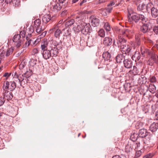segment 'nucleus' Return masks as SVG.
I'll list each match as a JSON object with an SVG mask.
<instances>
[{
	"label": "nucleus",
	"instance_id": "obj_23",
	"mask_svg": "<svg viewBox=\"0 0 158 158\" xmlns=\"http://www.w3.org/2000/svg\"><path fill=\"white\" fill-rule=\"evenodd\" d=\"M139 137L138 134L136 133L132 132L131 135L130 139L133 141H135Z\"/></svg>",
	"mask_w": 158,
	"mask_h": 158
},
{
	"label": "nucleus",
	"instance_id": "obj_30",
	"mask_svg": "<svg viewBox=\"0 0 158 158\" xmlns=\"http://www.w3.org/2000/svg\"><path fill=\"white\" fill-rule=\"evenodd\" d=\"M14 50V48L13 47H11L9 48L6 52V56H9L10 54H12Z\"/></svg>",
	"mask_w": 158,
	"mask_h": 158
},
{
	"label": "nucleus",
	"instance_id": "obj_45",
	"mask_svg": "<svg viewBox=\"0 0 158 158\" xmlns=\"http://www.w3.org/2000/svg\"><path fill=\"white\" fill-rule=\"evenodd\" d=\"M25 33L26 32L25 31H23L20 32V34H19V35H20L21 37V36H22V39L23 37H25Z\"/></svg>",
	"mask_w": 158,
	"mask_h": 158
},
{
	"label": "nucleus",
	"instance_id": "obj_7",
	"mask_svg": "<svg viewBox=\"0 0 158 158\" xmlns=\"http://www.w3.org/2000/svg\"><path fill=\"white\" fill-rule=\"evenodd\" d=\"M12 40L15 43V45L17 48H19L21 46L22 39L18 34L15 35L13 38Z\"/></svg>",
	"mask_w": 158,
	"mask_h": 158
},
{
	"label": "nucleus",
	"instance_id": "obj_19",
	"mask_svg": "<svg viewBox=\"0 0 158 158\" xmlns=\"http://www.w3.org/2000/svg\"><path fill=\"white\" fill-rule=\"evenodd\" d=\"M116 60L117 63H120L124 60L125 56L123 54H118L115 58Z\"/></svg>",
	"mask_w": 158,
	"mask_h": 158
},
{
	"label": "nucleus",
	"instance_id": "obj_41",
	"mask_svg": "<svg viewBox=\"0 0 158 158\" xmlns=\"http://www.w3.org/2000/svg\"><path fill=\"white\" fill-rule=\"evenodd\" d=\"M142 152L140 150L138 151H136L135 157L137 158L139 157L142 154Z\"/></svg>",
	"mask_w": 158,
	"mask_h": 158
},
{
	"label": "nucleus",
	"instance_id": "obj_16",
	"mask_svg": "<svg viewBox=\"0 0 158 158\" xmlns=\"http://www.w3.org/2000/svg\"><path fill=\"white\" fill-rule=\"evenodd\" d=\"M49 31H50V33H52L53 32L55 31L54 35L57 38H59L60 35L62 33L61 31L59 28L56 29V27H54L52 28Z\"/></svg>",
	"mask_w": 158,
	"mask_h": 158
},
{
	"label": "nucleus",
	"instance_id": "obj_44",
	"mask_svg": "<svg viewBox=\"0 0 158 158\" xmlns=\"http://www.w3.org/2000/svg\"><path fill=\"white\" fill-rule=\"evenodd\" d=\"M5 99L2 97H0V106H2L5 102Z\"/></svg>",
	"mask_w": 158,
	"mask_h": 158
},
{
	"label": "nucleus",
	"instance_id": "obj_37",
	"mask_svg": "<svg viewBox=\"0 0 158 158\" xmlns=\"http://www.w3.org/2000/svg\"><path fill=\"white\" fill-rule=\"evenodd\" d=\"M143 125L142 123L137 122L135 125V127L136 129H139L142 127Z\"/></svg>",
	"mask_w": 158,
	"mask_h": 158
},
{
	"label": "nucleus",
	"instance_id": "obj_42",
	"mask_svg": "<svg viewBox=\"0 0 158 158\" xmlns=\"http://www.w3.org/2000/svg\"><path fill=\"white\" fill-rule=\"evenodd\" d=\"M20 3L19 0H13L12 3L16 6H18Z\"/></svg>",
	"mask_w": 158,
	"mask_h": 158
},
{
	"label": "nucleus",
	"instance_id": "obj_57",
	"mask_svg": "<svg viewBox=\"0 0 158 158\" xmlns=\"http://www.w3.org/2000/svg\"><path fill=\"white\" fill-rule=\"evenodd\" d=\"M86 2V0H83L79 4V5L80 6H81L82 4Z\"/></svg>",
	"mask_w": 158,
	"mask_h": 158
},
{
	"label": "nucleus",
	"instance_id": "obj_2",
	"mask_svg": "<svg viewBox=\"0 0 158 158\" xmlns=\"http://www.w3.org/2000/svg\"><path fill=\"white\" fill-rule=\"evenodd\" d=\"M58 54L57 50L55 48H52L51 50H44L42 52L43 58L45 60H48L51 57L56 56Z\"/></svg>",
	"mask_w": 158,
	"mask_h": 158
},
{
	"label": "nucleus",
	"instance_id": "obj_27",
	"mask_svg": "<svg viewBox=\"0 0 158 158\" xmlns=\"http://www.w3.org/2000/svg\"><path fill=\"white\" fill-rule=\"evenodd\" d=\"M66 21V22L65 23V27H66L71 26L74 24L75 22L74 20L73 19H69L68 21Z\"/></svg>",
	"mask_w": 158,
	"mask_h": 158
},
{
	"label": "nucleus",
	"instance_id": "obj_22",
	"mask_svg": "<svg viewBox=\"0 0 158 158\" xmlns=\"http://www.w3.org/2000/svg\"><path fill=\"white\" fill-rule=\"evenodd\" d=\"M151 14L153 18H156L158 15V10L154 7H153L151 9Z\"/></svg>",
	"mask_w": 158,
	"mask_h": 158
},
{
	"label": "nucleus",
	"instance_id": "obj_26",
	"mask_svg": "<svg viewBox=\"0 0 158 158\" xmlns=\"http://www.w3.org/2000/svg\"><path fill=\"white\" fill-rule=\"evenodd\" d=\"M48 45L47 40L42 42L41 44V49L43 51L44 50H47V46Z\"/></svg>",
	"mask_w": 158,
	"mask_h": 158
},
{
	"label": "nucleus",
	"instance_id": "obj_39",
	"mask_svg": "<svg viewBox=\"0 0 158 158\" xmlns=\"http://www.w3.org/2000/svg\"><path fill=\"white\" fill-rule=\"evenodd\" d=\"M56 48H55L57 50V52H58V50H60L62 48L61 43L59 42L57 43V45H56Z\"/></svg>",
	"mask_w": 158,
	"mask_h": 158
},
{
	"label": "nucleus",
	"instance_id": "obj_3",
	"mask_svg": "<svg viewBox=\"0 0 158 158\" xmlns=\"http://www.w3.org/2000/svg\"><path fill=\"white\" fill-rule=\"evenodd\" d=\"M127 40L124 38H118L116 43H115L114 40L113 41V45L118 48L120 47L121 51L123 52L126 49L128 45H127L126 44Z\"/></svg>",
	"mask_w": 158,
	"mask_h": 158
},
{
	"label": "nucleus",
	"instance_id": "obj_33",
	"mask_svg": "<svg viewBox=\"0 0 158 158\" xmlns=\"http://www.w3.org/2000/svg\"><path fill=\"white\" fill-rule=\"evenodd\" d=\"M24 77L26 78H27L30 77L32 74L31 71H27L25 73L23 74Z\"/></svg>",
	"mask_w": 158,
	"mask_h": 158
},
{
	"label": "nucleus",
	"instance_id": "obj_25",
	"mask_svg": "<svg viewBox=\"0 0 158 158\" xmlns=\"http://www.w3.org/2000/svg\"><path fill=\"white\" fill-rule=\"evenodd\" d=\"M133 149V145L131 144H127L126 146L125 152L127 153L130 152L132 151Z\"/></svg>",
	"mask_w": 158,
	"mask_h": 158
},
{
	"label": "nucleus",
	"instance_id": "obj_32",
	"mask_svg": "<svg viewBox=\"0 0 158 158\" xmlns=\"http://www.w3.org/2000/svg\"><path fill=\"white\" fill-rule=\"evenodd\" d=\"M132 72L133 74L134 75H136L138 73L139 70L137 69V67L135 66H133V69L132 70H131L129 71V72Z\"/></svg>",
	"mask_w": 158,
	"mask_h": 158
},
{
	"label": "nucleus",
	"instance_id": "obj_54",
	"mask_svg": "<svg viewBox=\"0 0 158 158\" xmlns=\"http://www.w3.org/2000/svg\"><path fill=\"white\" fill-rule=\"evenodd\" d=\"M46 31L43 32L41 34L40 36L42 37H44L45 36L46 34Z\"/></svg>",
	"mask_w": 158,
	"mask_h": 158
},
{
	"label": "nucleus",
	"instance_id": "obj_36",
	"mask_svg": "<svg viewBox=\"0 0 158 158\" xmlns=\"http://www.w3.org/2000/svg\"><path fill=\"white\" fill-rule=\"evenodd\" d=\"M35 27L34 26H31L30 27L29 29L30 33L28 34V36H31V33H32L35 30Z\"/></svg>",
	"mask_w": 158,
	"mask_h": 158
},
{
	"label": "nucleus",
	"instance_id": "obj_20",
	"mask_svg": "<svg viewBox=\"0 0 158 158\" xmlns=\"http://www.w3.org/2000/svg\"><path fill=\"white\" fill-rule=\"evenodd\" d=\"M158 128V123H153L150 127V129L152 132H155Z\"/></svg>",
	"mask_w": 158,
	"mask_h": 158
},
{
	"label": "nucleus",
	"instance_id": "obj_50",
	"mask_svg": "<svg viewBox=\"0 0 158 158\" xmlns=\"http://www.w3.org/2000/svg\"><path fill=\"white\" fill-rule=\"evenodd\" d=\"M38 52V50L37 48H34L32 51V54L33 55H35Z\"/></svg>",
	"mask_w": 158,
	"mask_h": 158
},
{
	"label": "nucleus",
	"instance_id": "obj_8",
	"mask_svg": "<svg viewBox=\"0 0 158 158\" xmlns=\"http://www.w3.org/2000/svg\"><path fill=\"white\" fill-rule=\"evenodd\" d=\"M91 25L94 27H97L99 24V20L96 17L92 15L90 18Z\"/></svg>",
	"mask_w": 158,
	"mask_h": 158
},
{
	"label": "nucleus",
	"instance_id": "obj_31",
	"mask_svg": "<svg viewBox=\"0 0 158 158\" xmlns=\"http://www.w3.org/2000/svg\"><path fill=\"white\" fill-rule=\"evenodd\" d=\"M98 35L101 37H104L105 36V32L104 29H102L98 31Z\"/></svg>",
	"mask_w": 158,
	"mask_h": 158
},
{
	"label": "nucleus",
	"instance_id": "obj_11",
	"mask_svg": "<svg viewBox=\"0 0 158 158\" xmlns=\"http://www.w3.org/2000/svg\"><path fill=\"white\" fill-rule=\"evenodd\" d=\"M52 8L51 9L52 11L55 13H56L60 11L62 8V5L61 3L58 2L55 3L54 4L52 5Z\"/></svg>",
	"mask_w": 158,
	"mask_h": 158
},
{
	"label": "nucleus",
	"instance_id": "obj_40",
	"mask_svg": "<svg viewBox=\"0 0 158 158\" xmlns=\"http://www.w3.org/2000/svg\"><path fill=\"white\" fill-rule=\"evenodd\" d=\"M154 155V154L149 153L144 156L143 158H152Z\"/></svg>",
	"mask_w": 158,
	"mask_h": 158
},
{
	"label": "nucleus",
	"instance_id": "obj_15",
	"mask_svg": "<svg viewBox=\"0 0 158 158\" xmlns=\"http://www.w3.org/2000/svg\"><path fill=\"white\" fill-rule=\"evenodd\" d=\"M29 36H27L26 38L27 41L23 46V48H27L30 45H31L32 46H34V44L35 43H34L33 39L31 40L29 38Z\"/></svg>",
	"mask_w": 158,
	"mask_h": 158
},
{
	"label": "nucleus",
	"instance_id": "obj_63",
	"mask_svg": "<svg viewBox=\"0 0 158 158\" xmlns=\"http://www.w3.org/2000/svg\"><path fill=\"white\" fill-rule=\"evenodd\" d=\"M35 39H33L34 40V43H35V44H34V46H35L38 43L37 42L36 40H35Z\"/></svg>",
	"mask_w": 158,
	"mask_h": 158
},
{
	"label": "nucleus",
	"instance_id": "obj_18",
	"mask_svg": "<svg viewBox=\"0 0 158 158\" xmlns=\"http://www.w3.org/2000/svg\"><path fill=\"white\" fill-rule=\"evenodd\" d=\"M103 43L105 46H109L112 44V39L109 37H106L104 39Z\"/></svg>",
	"mask_w": 158,
	"mask_h": 158
},
{
	"label": "nucleus",
	"instance_id": "obj_9",
	"mask_svg": "<svg viewBox=\"0 0 158 158\" xmlns=\"http://www.w3.org/2000/svg\"><path fill=\"white\" fill-rule=\"evenodd\" d=\"M14 78H17L20 86H22L24 78H25L24 74H20L19 75L16 72H15L14 74Z\"/></svg>",
	"mask_w": 158,
	"mask_h": 158
},
{
	"label": "nucleus",
	"instance_id": "obj_6",
	"mask_svg": "<svg viewBox=\"0 0 158 158\" xmlns=\"http://www.w3.org/2000/svg\"><path fill=\"white\" fill-rule=\"evenodd\" d=\"M134 31L133 29H125L124 30L119 29V34L122 35V37L120 36V38H124L126 37L129 39L134 33Z\"/></svg>",
	"mask_w": 158,
	"mask_h": 158
},
{
	"label": "nucleus",
	"instance_id": "obj_47",
	"mask_svg": "<svg viewBox=\"0 0 158 158\" xmlns=\"http://www.w3.org/2000/svg\"><path fill=\"white\" fill-rule=\"evenodd\" d=\"M140 51H141V54L143 56H145V55H144L145 53H147L148 52L146 50H145L144 51H143L142 47L141 48Z\"/></svg>",
	"mask_w": 158,
	"mask_h": 158
},
{
	"label": "nucleus",
	"instance_id": "obj_21",
	"mask_svg": "<svg viewBox=\"0 0 158 158\" xmlns=\"http://www.w3.org/2000/svg\"><path fill=\"white\" fill-rule=\"evenodd\" d=\"M51 20V15L47 14L44 15L42 18V20L44 23H47Z\"/></svg>",
	"mask_w": 158,
	"mask_h": 158
},
{
	"label": "nucleus",
	"instance_id": "obj_60",
	"mask_svg": "<svg viewBox=\"0 0 158 158\" xmlns=\"http://www.w3.org/2000/svg\"><path fill=\"white\" fill-rule=\"evenodd\" d=\"M63 22V19H61V20H60L58 23L57 24V25H59L61 23H62L63 22ZM58 27H59L58 26Z\"/></svg>",
	"mask_w": 158,
	"mask_h": 158
},
{
	"label": "nucleus",
	"instance_id": "obj_28",
	"mask_svg": "<svg viewBox=\"0 0 158 158\" xmlns=\"http://www.w3.org/2000/svg\"><path fill=\"white\" fill-rule=\"evenodd\" d=\"M10 82L8 81H4L3 86V89L4 91L5 90L9 89Z\"/></svg>",
	"mask_w": 158,
	"mask_h": 158
},
{
	"label": "nucleus",
	"instance_id": "obj_59",
	"mask_svg": "<svg viewBox=\"0 0 158 158\" xmlns=\"http://www.w3.org/2000/svg\"><path fill=\"white\" fill-rule=\"evenodd\" d=\"M107 0H99V3H101L106 2Z\"/></svg>",
	"mask_w": 158,
	"mask_h": 158
},
{
	"label": "nucleus",
	"instance_id": "obj_62",
	"mask_svg": "<svg viewBox=\"0 0 158 158\" xmlns=\"http://www.w3.org/2000/svg\"><path fill=\"white\" fill-rule=\"evenodd\" d=\"M66 0H58V1L60 3L62 4Z\"/></svg>",
	"mask_w": 158,
	"mask_h": 158
},
{
	"label": "nucleus",
	"instance_id": "obj_46",
	"mask_svg": "<svg viewBox=\"0 0 158 158\" xmlns=\"http://www.w3.org/2000/svg\"><path fill=\"white\" fill-rule=\"evenodd\" d=\"M153 31L157 35L158 34V26H155L153 28Z\"/></svg>",
	"mask_w": 158,
	"mask_h": 158
},
{
	"label": "nucleus",
	"instance_id": "obj_29",
	"mask_svg": "<svg viewBox=\"0 0 158 158\" xmlns=\"http://www.w3.org/2000/svg\"><path fill=\"white\" fill-rule=\"evenodd\" d=\"M10 85L9 86V89L11 91H12L15 89L16 87V85L14 81H11L10 82Z\"/></svg>",
	"mask_w": 158,
	"mask_h": 158
},
{
	"label": "nucleus",
	"instance_id": "obj_1",
	"mask_svg": "<svg viewBox=\"0 0 158 158\" xmlns=\"http://www.w3.org/2000/svg\"><path fill=\"white\" fill-rule=\"evenodd\" d=\"M130 14H128V21L129 22H132L134 21L135 23L139 22H141L143 23L147 22V19L146 18L144 15L142 14H139L137 13H134L131 16V19L130 18V16H131Z\"/></svg>",
	"mask_w": 158,
	"mask_h": 158
},
{
	"label": "nucleus",
	"instance_id": "obj_35",
	"mask_svg": "<svg viewBox=\"0 0 158 158\" xmlns=\"http://www.w3.org/2000/svg\"><path fill=\"white\" fill-rule=\"evenodd\" d=\"M41 23V21L40 19H37L34 22V26L35 27H40Z\"/></svg>",
	"mask_w": 158,
	"mask_h": 158
},
{
	"label": "nucleus",
	"instance_id": "obj_49",
	"mask_svg": "<svg viewBox=\"0 0 158 158\" xmlns=\"http://www.w3.org/2000/svg\"><path fill=\"white\" fill-rule=\"evenodd\" d=\"M156 81V78L155 76H153L150 79V81L152 83H154Z\"/></svg>",
	"mask_w": 158,
	"mask_h": 158
},
{
	"label": "nucleus",
	"instance_id": "obj_4",
	"mask_svg": "<svg viewBox=\"0 0 158 158\" xmlns=\"http://www.w3.org/2000/svg\"><path fill=\"white\" fill-rule=\"evenodd\" d=\"M148 133L147 130L145 129H141L139 131L138 134L139 137L145 138L143 139L144 143L146 144L148 143V142H149L150 140V136L148 135Z\"/></svg>",
	"mask_w": 158,
	"mask_h": 158
},
{
	"label": "nucleus",
	"instance_id": "obj_61",
	"mask_svg": "<svg viewBox=\"0 0 158 158\" xmlns=\"http://www.w3.org/2000/svg\"><path fill=\"white\" fill-rule=\"evenodd\" d=\"M137 9L138 10H142L143 9V7H140V6L139 5L138 6Z\"/></svg>",
	"mask_w": 158,
	"mask_h": 158
},
{
	"label": "nucleus",
	"instance_id": "obj_48",
	"mask_svg": "<svg viewBox=\"0 0 158 158\" xmlns=\"http://www.w3.org/2000/svg\"><path fill=\"white\" fill-rule=\"evenodd\" d=\"M141 44V41L139 39H137L136 40L135 42V45H137V46H139Z\"/></svg>",
	"mask_w": 158,
	"mask_h": 158
},
{
	"label": "nucleus",
	"instance_id": "obj_14",
	"mask_svg": "<svg viewBox=\"0 0 158 158\" xmlns=\"http://www.w3.org/2000/svg\"><path fill=\"white\" fill-rule=\"evenodd\" d=\"M124 66L126 68L130 69L133 66V62L129 59H124L123 61Z\"/></svg>",
	"mask_w": 158,
	"mask_h": 158
},
{
	"label": "nucleus",
	"instance_id": "obj_13",
	"mask_svg": "<svg viewBox=\"0 0 158 158\" xmlns=\"http://www.w3.org/2000/svg\"><path fill=\"white\" fill-rule=\"evenodd\" d=\"M144 23L143 25L141 27V31L143 33H146L149 30V26L150 25V23L149 22H148L147 23Z\"/></svg>",
	"mask_w": 158,
	"mask_h": 158
},
{
	"label": "nucleus",
	"instance_id": "obj_12",
	"mask_svg": "<svg viewBox=\"0 0 158 158\" xmlns=\"http://www.w3.org/2000/svg\"><path fill=\"white\" fill-rule=\"evenodd\" d=\"M3 98L5 99V101L6 100L7 101L11 100L13 97L12 93L7 90L3 91Z\"/></svg>",
	"mask_w": 158,
	"mask_h": 158
},
{
	"label": "nucleus",
	"instance_id": "obj_5",
	"mask_svg": "<svg viewBox=\"0 0 158 158\" xmlns=\"http://www.w3.org/2000/svg\"><path fill=\"white\" fill-rule=\"evenodd\" d=\"M77 29L79 31H81L82 33L85 35H86L91 31V27L89 25L86 23H84L83 25H78Z\"/></svg>",
	"mask_w": 158,
	"mask_h": 158
},
{
	"label": "nucleus",
	"instance_id": "obj_58",
	"mask_svg": "<svg viewBox=\"0 0 158 158\" xmlns=\"http://www.w3.org/2000/svg\"><path fill=\"white\" fill-rule=\"evenodd\" d=\"M112 158H121V157L119 155H116L113 156Z\"/></svg>",
	"mask_w": 158,
	"mask_h": 158
},
{
	"label": "nucleus",
	"instance_id": "obj_56",
	"mask_svg": "<svg viewBox=\"0 0 158 158\" xmlns=\"http://www.w3.org/2000/svg\"><path fill=\"white\" fill-rule=\"evenodd\" d=\"M9 75V73H5L3 75V77H7L6 79H7V78L8 77V76Z\"/></svg>",
	"mask_w": 158,
	"mask_h": 158
},
{
	"label": "nucleus",
	"instance_id": "obj_17",
	"mask_svg": "<svg viewBox=\"0 0 158 158\" xmlns=\"http://www.w3.org/2000/svg\"><path fill=\"white\" fill-rule=\"evenodd\" d=\"M102 57L104 60L105 62L107 63L110 61L111 55L108 51L104 52L102 54Z\"/></svg>",
	"mask_w": 158,
	"mask_h": 158
},
{
	"label": "nucleus",
	"instance_id": "obj_38",
	"mask_svg": "<svg viewBox=\"0 0 158 158\" xmlns=\"http://www.w3.org/2000/svg\"><path fill=\"white\" fill-rule=\"evenodd\" d=\"M104 27L107 31H110V27L108 23L106 22L104 24Z\"/></svg>",
	"mask_w": 158,
	"mask_h": 158
},
{
	"label": "nucleus",
	"instance_id": "obj_64",
	"mask_svg": "<svg viewBox=\"0 0 158 158\" xmlns=\"http://www.w3.org/2000/svg\"><path fill=\"white\" fill-rule=\"evenodd\" d=\"M79 0H72V3H75L77 2Z\"/></svg>",
	"mask_w": 158,
	"mask_h": 158
},
{
	"label": "nucleus",
	"instance_id": "obj_43",
	"mask_svg": "<svg viewBox=\"0 0 158 158\" xmlns=\"http://www.w3.org/2000/svg\"><path fill=\"white\" fill-rule=\"evenodd\" d=\"M35 30L36 32L38 33H40V32L42 31V29L40 28V27H35Z\"/></svg>",
	"mask_w": 158,
	"mask_h": 158
},
{
	"label": "nucleus",
	"instance_id": "obj_55",
	"mask_svg": "<svg viewBox=\"0 0 158 158\" xmlns=\"http://www.w3.org/2000/svg\"><path fill=\"white\" fill-rule=\"evenodd\" d=\"M106 10L108 12L110 13L112 10V8L111 7H108V8H106Z\"/></svg>",
	"mask_w": 158,
	"mask_h": 158
},
{
	"label": "nucleus",
	"instance_id": "obj_53",
	"mask_svg": "<svg viewBox=\"0 0 158 158\" xmlns=\"http://www.w3.org/2000/svg\"><path fill=\"white\" fill-rule=\"evenodd\" d=\"M115 4V2L113 1H111L110 3L108 5V6H112Z\"/></svg>",
	"mask_w": 158,
	"mask_h": 158
},
{
	"label": "nucleus",
	"instance_id": "obj_51",
	"mask_svg": "<svg viewBox=\"0 0 158 158\" xmlns=\"http://www.w3.org/2000/svg\"><path fill=\"white\" fill-rule=\"evenodd\" d=\"M24 63H21L19 65V69H23L24 67Z\"/></svg>",
	"mask_w": 158,
	"mask_h": 158
},
{
	"label": "nucleus",
	"instance_id": "obj_34",
	"mask_svg": "<svg viewBox=\"0 0 158 158\" xmlns=\"http://www.w3.org/2000/svg\"><path fill=\"white\" fill-rule=\"evenodd\" d=\"M131 50V47L128 45L126 49L123 52V53H125L127 55H129Z\"/></svg>",
	"mask_w": 158,
	"mask_h": 158
},
{
	"label": "nucleus",
	"instance_id": "obj_52",
	"mask_svg": "<svg viewBox=\"0 0 158 158\" xmlns=\"http://www.w3.org/2000/svg\"><path fill=\"white\" fill-rule=\"evenodd\" d=\"M13 0H5V2L7 4H11Z\"/></svg>",
	"mask_w": 158,
	"mask_h": 158
},
{
	"label": "nucleus",
	"instance_id": "obj_24",
	"mask_svg": "<svg viewBox=\"0 0 158 158\" xmlns=\"http://www.w3.org/2000/svg\"><path fill=\"white\" fill-rule=\"evenodd\" d=\"M140 58V53L138 52H135L134 55L132 57L133 60L135 59V61L139 60Z\"/></svg>",
	"mask_w": 158,
	"mask_h": 158
},
{
	"label": "nucleus",
	"instance_id": "obj_10",
	"mask_svg": "<svg viewBox=\"0 0 158 158\" xmlns=\"http://www.w3.org/2000/svg\"><path fill=\"white\" fill-rule=\"evenodd\" d=\"M158 58V56L154 53H152L151 57L149 59L147 62L148 64L150 65H152L155 63H157V58Z\"/></svg>",
	"mask_w": 158,
	"mask_h": 158
}]
</instances>
